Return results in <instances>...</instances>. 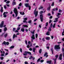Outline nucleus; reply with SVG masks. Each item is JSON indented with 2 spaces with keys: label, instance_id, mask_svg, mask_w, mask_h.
Wrapping results in <instances>:
<instances>
[{
  "label": "nucleus",
  "instance_id": "1",
  "mask_svg": "<svg viewBox=\"0 0 64 64\" xmlns=\"http://www.w3.org/2000/svg\"><path fill=\"white\" fill-rule=\"evenodd\" d=\"M43 13V11H41L40 12V18L41 22H42L43 20V14H42Z\"/></svg>",
  "mask_w": 64,
  "mask_h": 64
},
{
  "label": "nucleus",
  "instance_id": "2",
  "mask_svg": "<svg viewBox=\"0 0 64 64\" xmlns=\"http://www.w3.org/2000/svg\"><path fill=\"white\" fill-rule=\"evenodd\" d=\"M14 12L16 14V17L18 15V12L17 11V10L16 8H14Z\"/></svg>",
  "mask_w": 64,
  "mask_h": 64
},
{
  "label": "nucleus",
  "instance_id": "3",
  "mask_svg": "<svg viewBox=\"0 0 64 64\" xmlns=\"http://www.w3.org/2000/svg\"><path fill=\"white\" fill-rule=\"evenodd\" d=\"M28 54H31V53L30 52H25L24 53V56H26Z\"/></svg>",
  "mask_w": 64,
  "mask_h": 64
},
{
  "label": "nucleus",
  "instance_id": "4",
  "mask_svg": "<svg viewBox=\"0 0 64 64\" xmlns=\"http://www.w3.org/2000/svg\"><path fill=\"white\" fill-rule=\"evenodd\" d=\"M60 45H58V46H54L55 49H60Z\"/></svg>",
  "mask_w": 64,
  "mask_h": 64
},
{
  "label": "nucleus",
  "instance_id": "5",
  "mask_svg": "<svg viewBox=\"0 0 64 64\" xmlns=\"http://www.w3.org/2000/svg\"><path fill=\"white\" fill-rule=\"evenodd\" d=\"M36 8L35 9L34 11V14H35V16L37 17V16L38 15V11L36 12Z\"/></svg>",
  "mask_w": 64,
  "mask_h": 64
},
{
  "label": "nucleus",
  "instance_id": "6",
  "mask_svg": "<svg viewBox=\"0 0 64 64\" xmlns=\"http://www.w3.org/2000/svg\"><path fill=\"white\" fill-rule=\"evenodd\" d=\"M25 6L26 7H28L29 8V10L31 9V6H29L28 4H25Z\"/></svg>",
  "mask_w": 64,
  "mask_h": 64
},
{
  "label": "nucleus",
  "instance_id": "7",
  "mask_svg": "<svg viewBox=\"0 0 64 64\" xmlns=\"http://www.w3.org/2000/svg\"><path fill=\"white\" fill-rule=\"evenodd\" d=\"M24 20L23 21V22L24 23H28V22L26 21V20H27V18H24Z\"/></svg>",
  "mask_w": 64,
  "mask_h": 64
},
{
  "label": "nucleus",
  "instance_id": "8",
  "mask_svg": "<svg viewBox=\"0 0 64 64\" xmlns=\"http://www.w3.org/2000/svg\"><path fill=\"white\" fill-rule=\"evenodd\" d=\"M3 25H4V22L2 21V22L0 24V28H2L3 27Z\"/></svg>",
  "mask_w": 64,
  "mask_h": 64
},
{
  "label": "nucleus",
  "instance_id": "9",
  "mask_svg": "<svg viewBox=\"0 0 64 64\" xmlns=\"http://www.w3.org/2000/svg\"><path fill=\"white\" fill-rule=\"evenodd\" d=\"M60 18V16H58V18H56L55 19V20L54 21V22H58V18Z\"/></svg>",
  "mask_w": 64,
  "mask_h": 64
},
{
  "label": "nucleus",
  "instance_id": "10",
  "mask_svg": "<svg viewBox=\"0 0 64 64\" xmlns=\"http://www.w3.org/2000/svg\"><path fill=\"white\" fill-rule=\"evenodd\" d=\"M46 35H50V33L49 31H48L46 32Z\"/></svg>",
  "mask_w": 64,
  "mask_h": 64
},
{
  "label": "nucleus",
  "instance_id": "11",
  "mask_svg": "<svg viewBox=\"0 0 64 64\" xmlns=\"http://www.w3.org/2000/svg\"><path fill=\"white\" fill-rule=\"evenodd\" d=\"M62 54H60V56L59 57V59L60 60H61L62 59Z\"/></svg>",
  "mask_w": 64,
  "mask_h": 64
},
{
  "label": "nucleus",
  "instance_id": "12",
  "mask_svg": "<svg viewBox=\"0 0 64 64\" xmlns=\"http://www.w3.org/2000/svg\"><path fill=\"white\" fill-rule=\"evenodd\" d=\"M17 35H16L15 36V34H14L13 36V38L14 39L15 38V37H16V38H17Z\"/></svg>",
  "mask_w": 64,
  "mask_h": 64
},
{
  "label": "nucleus",
  "instance_id": "13",
  "mask_svg": "<svg viewBox=\"0 0 64 64\" xmlns=\"http://www.w3.org/2000/svg\"><path fill=\"white\" fill-rule=\"evenodd\" d=\"M31 38L32 39H35V36L34 34H32V35Z\"/></svg>",
  "mask_w": 64,
  "mask_h": 64
},
{
  "label": "nucleus",
  "instance_id": "14",
  "mask_svg": "<svg viewBox=\"0 0 64 64\" xmlns=\"http://www.w3.org/2000/svg\"><path fill=\"white\" fill-rule=\"evenodd\" d=\"M0 11L1 12H3V7H1V9L0 10Z\"/></svg>",
  "mask_w": 64,
  "mask_h": 64
},
{
  "label": "nucleus",
  "instance_id": "15",
  "mask_svg": "<svg viewBox=\"0 0 64 64\" xmlns=\"http://www.w3.org/2000/svg\"><path fill=\"white\" fill-rule=\"evenodd\" d=\"M51 62H52L51 60L48 61L47 62V63H49V64H51Z\"/></svg>",
  "mask_w": 64,
  "mask_h": 64
},
{
  "label": "nucleus",
  "instance_id": "16",
  "mask_svg": "<svg viewBox=\"0 0 64 64\" xmlns=\"http://www.w3.org/2000/svg\"><path fill=\"white\" fill-rule=\"evenodd\" d=\"M21 32H24V29L23 28H22L20 30Z\"/></svg>",
  "mask_w": 64,
  "mask_h": 64
},
{
  "label": "nucleus",
  "instance_id": "17",
  "mask_svg": "<svg viewBox=\"0 0 64 64\" xmlns=\"http://www.w3.org/2000/svg\"><path fill=\"white\" fill-rule=\"evenodd\" d=\"M61 15V13L58 12V15H57V17H58L59 16H60V15Z\"/></svg>",
  "mask_w": 64,
  "mask_h": 64
},
{
  "label": "nucleus",
  "instance_id": "18",
  "mask_svg": "<svg viewBox=\"0 0 64 64\" xmlns=\"http://www.w3.org/2000/svg\"><path fill=\"white\" fill-rule=\"evenodd\" d=\"M53 60H54V64H55L56 63V60H57L56 58L54 59L53 58Z\"/></svg>",
  "mask_w": 64,
  "mask_h": 64
},
{
  "label": "nucleus",
  "instance_id": "19",
  "mask_svg": "<svg viewBox=\"0 0 64 64\" xmlns=\"http://www.w3.org/2000/svg\"><path fill=\"white\" fill-rule=\"evenodd\" d=\"M39 52V53H40V54H41V52H42V49L41 48L40 49Z\"/></svg>",
  "mask_w": 64,
  "mask_h": 64
},
{
  "label": "nucleus",
  "instance_id": "20",
  "mask_svg": "<svg viewBox=\"0 0 64 64\" xmlns=\"http://www.w3.org/2000/svg\"><path fill=\"white\" fill-rule=\"evenodd\" d=\"M46 40H50V37H46Z\"/></svg>",
  "mask_w": 64,
  "mask_h": 64
},
{
  "label": "nucleus",
  "instance_id": "21",
  "mask_svg": "<svg viewBox=\"0 0 64 64\" xmlns=\"http://www.w3.org/2000/svg\"><path fill=\"white\" fill-rule=\"evenodd\" d=\"M35 30H34L33 31H32L31 32V33L32 34H34V32H35Z\"/></svg>",
  "mask_w": 64,
  "mask_h": 64
},
{
  "label": "nucleus",
  "instance_id": "22",
  "mask_svg": "<svg viewBox=\"0 0 64 64\" xmlns=\"http://www.w3.org/2000/svg\"><path fill=\"white\" fill-rule=\"evenodd\" d=\"M43 8V7L42 6H40L38 8L39 10H40L41 9H42Z\"/></svg>",
  "mask_w": 64,
  "mask_h": 64
},
{
  "label": "nucleus",
  "instance_id": "23",
  "mask_svg": "<svg viewBox=\"0 0 64 64\" xmlns=\"http://www.w3.org/2000/svg\"><path fill=\"white\" fill-rule=\"evenodd\" d=\"M20 14H21V15H24V12H20Z\"/></svg>",
  "mask_w": 64,
  "mask_h": 64
},
{
  "label": "nucleus",
  "instance_id": "24",
  "mask_svg": "<svg viewBox=\"0 0 64 64\" xmlns=\"http://www.w3.org/2000/svg\"><path fill=\"white\" fill-rule=\"evenodd\" d=\"M7 30V28L5 27L4 28V31H6Z\"/></svg>",
  "mask_w": 64,
  "mask_h": 64
},
{
  "label": "nucleus",
  "instance_id": "25",
  "mask_svg": "<svg viewBox=\"0 0 64 64\" xmlns=\"http://www.w3.org/2000/svg\"><path fill=\"white\" fill-rule=\"evenodd\" d=\"M35 50H36V49H35V48H33V51L34 52H35Z\"/></svg>",
  "mask_w": 64,
  "mask_h": 64
},
{
  "label": "nucleus",
  "instance_id": "26",
  "mask_svg": "<svg viewBox=\"0 0 64 64\" xmlns=\"http://www.w3.org/2000/svg\"><path fill=\"white\" fill-rule=\"evenodd\" d=\"M14 46H12L11 47H10V49H12V48H14Z\"/></svg>",
  "mask_w": 64,
  "mask_h": 64
},
{
  "label": "nucleus",
  "instance_id": "27",
  "mask_svg": "<svg viewBox=\"0 0 64 64\" xmlns=\"http://www.w3.org/2000/svg\"><path fill=\"white\" fill-rule=\"evenodd\" d=\"M51 8V6H50L49 7H48V10H49V11L50 10V8Z\"/></svg>",
  "mask_w": 64,
  "mask_h": 64
},
{
  "label": "nucleus",
  "instance_id": "28",
  "mask_svg": "<svg viewBox=\"0 0 64 64\" xmlns=\"http://www.w3.org/2000/svg\"><path fill=\"white\" fill-rule=\"evenodd\" d=\"M23 27H28V26H27V25H24L23 26Z\"/></svg>",
  "mask_w": 64,
  "mask_h": 64
},
{
  "label": "nucleus",
  "instance_id": "29",
  "mask_svg": "<svg viewBox=\"0 0 64 64\" xmlns=\"http://www.w3.org/2000/svg\"><path fill=\"white\" fill-rule=\"evenodd\" d=\"M62 36H64V29L63 30V32L62 33Z\"/></svg>",
  "mask_w": 64,
  "mask_h": 64
},
{
  "label": "nucleus",
  "instance_id": "30",
  "mask_svg": "<svg viewBox=\"0 0 64 64\" xmlns=\"http://www.w3.org/2000/svg\"><path fill=\"white\" fill-rule=\"evenodd\" d=\"M31 22H32V20H30L28 21V23H31Z\"/></svg>",
  "mask_w": 64,
  "mask_h": 64
},
{
  "label": "nucleus",
  "instance_id": "31",
  "mask_svg": "<svg viewBox=\"0 0 64 64\" xmlns=\"http://www.w3.org/2000/svg\"><path fill=\"white\" fill-rule=\"evenodd\" d=\"M48 54V53H47V52H46L44 55V57H45V56H46V55H47Z\"/></svg>",
  "mask_w": 64,
  "mask_h": 64
},
{
  "label": "nucleus",
  "instance_id": "32",
  "mask_svg": "<svg viewBox=\"0 0 64 64\" xmlns=\"http://www.w3.org/2000/svg\"><path fill=\"white\" fill-rule=\"evenodd\" d=\"M2 44H4L5 45H6V42L4 41L2 43Z\"/></svg>",
  "mask_w": 64,
  "mask_h": 64
},
{
  "label": "nucleus",
  "instance_id": "33",
  "mask_svg": "<svg viewBox=\"0 0 64 64\" xmlns=\"http://www.w3.org/2000/svg\"><path fill=\"white\" fill-rule=\"evenodd\" d=\"M7 36V34H5L4 35V37L5 38H6Z\"/></svg>",
  "mask_w": 64,
  "mask_h": 64
},
{
  "label": "nucleus",
  "instance_id": "34",
  "mask_svg": "<svg viewBox=\"0 0 64 64\" xmlns=\"http://www.w3.org/2000/svg\"><path fill=\"white\" fill-rule=\"evenodd\" d=\"M48 30V31H51V28L50 27L49 28Z\"/></svg>",
  "mask_w": 64,
  "mask_h": 64
},
{
  "label": "nucleus",
  "instance_id": "35",
  "mask_svg": "<svg viewBox=\"0 0 64 64\" xmlns=\"http://www.w3.org/2000/svg\"><path fill=\"white\" fill-rule=\"evenodd\" d=\"M6 3L7 4H9L10 3V1H8L6 2Z\"/></svg>",
  "mask_w": 64,
  "mask_h": 64
},
{
  "label": "nucleus",
  "instance_id": "36",
  "mask_svg": "<svg viewBox=\"0 0 64 64\" xmlns=\"http://www.w3.org/2000/svg\"><path fill=\"white\" fill-rule=\"evenodd\" d=\"M46 26H48V22H46Z\"/></svg>",
  "mask_w": 64,
  "mask_h": 64
},
{
  "label": "nucleus",
  "instance_id": "37",
  "mask_svg": "<svg viewBox=\"0 0 64 64\" xmlns=\"http://www.w3.org/2000/svg\"><path fill=\"white\" fill-rule=\"evenodd\" d=\"M38 36V34H36V38H37Z\"/></svg>",
  "mask_w": 64,
  "mask_h": 64
},
{
  "label": "nucleus",
  "instance_id": "38",
  "mask_svg": "<svg viewBox=\"0 0 64 64\" xmlns=\"http://www.w3.org/2000/svg\"><path fill=\"white\" fill-rule=\"evenodd\" d=\"M54 3L53 2L52 4V6H54Z\"/></svg>",
  "mask_w": 64,
  "mask_h": 64
},
{
  "label": "nucleus",
  "instance_id": "39",
  "mask_svg": "<svg viewBox=\"0 0 64 64\" xmlns=\"http://www.w3.org/2000/svg\"><path fill=\"white\" fill-rule=\"evenodd\" d=\"M58 55H56L55 56V57H56V59L58 58Z\"/></svg>",
  "mask_w": 64,
  "mask_h": 64
},
{
  "label": "nucleus",
  "instance_id": "40",
  "mask_svg": "<svg viewBox=\"0 0 64 64\" xmlns=\"http://www.w3.org/2000/svg\"><path fill=\"white\" fill-rule=\"evenodd\" d=\"M32 58H33V57H32V56H31L29 58V59L30 60H31V59H32Z\"/></svg>",
  "mask_w": 64,
  "mask_h": 64
},
{
  "label": "nucleus",
  "instance_id": "41",
  "mask_svg": "<svg viewBox=\"0 0 64 64\" xmlns=\"http://www.w3.org/2000/svg\"><path fill=\"white\" fill-rule=\"evenodd\" d=\"M9 43L8 42H6V44L7 45H9Z\"/></svg>",
  "mask_w": 64,
  "mask_h": 64
},
{
  "label": "nucleus",
  "instance_id": "42",
  "mask_svg": "<svg viewBox=\"0 0 64 64\" xmlns=\"http://www.w3.org/2000/svg\"><path fill=\"white\" fill-rule=\"evenodd\" d=\"M24 63L25 64H28V62H25Z\"/></svg>",
  "mask_w": 64,
  "mask_h": 64
},
{
  "label": "nucleus",
  "instance_id": "43",
  "mask_svg": "<svg viewBox=\"0 0 64 64\" xmlns=\"http://www.w3.org/2000/svg\"><path fill=\"white\" fill-rule=\"evenodd\" d=\"M12 4H13L14 5H15V4H16V2H12Z\"/></svg>",
  "mask_w": 64,
  "mask_h": 64
},
{
  "label": "nucleus",
  "instance_id": "44",
  "mask_svg": "<svg viewBox=\"0 0 64 64\" xmlns=\"http://www.w3.org/2000/svg\"><path fill=\"white\" fill-rule=\"evenodd\" d=\"M44 62V60H41L40 62L41 63H42V62Z\"/></svg>",
  "mask_w": 64,
  "mask_h": 64
},
{
  "label": "nucleus",
  "instance_id": "45",
  "mask_svg": "<svg viewBox=\"0 0 64 64\" xmlns=\"http://www.w3.org/2000/svg\"><path fill=\"white\" fill-rule=\"evenodd\" d=\"M40 58H39L38 60L37 61V62H39V61H40Z\"/></svg>",
  "mask_w": 64,
  "mask_h": 64
},
{
  "label": "nucleus",
  "instance_id": "46",
  "mask_svg": "<svg viewBox=\"0 0 64 64\" xmlns=\"http://www.w3.org/2000/svg\"><path fill=\"white\" fill-rule=\"evenodd\" d=\"M55 25H56V24H55V23L54 24V25H53V28H55Z\"/></svg>",
  "mask_w": 64,
  "mask_h": 64
},
{
  "label": "nucleus",
  "instance_id": "47",
  "mask_svg": "<svg viewBox=\"0 0 64 64\" xmlns=\"http://www.w3.org/2000/svg\"><path fill=\"white\" fill-rule=\"evenodd\" d=\"M20 29V27H18V28L17 29V30H19Z\"/></svg>",
  "mask_w": 64,
  "mask_h": 64
},
{
  "label": "nucleus",
  "instance_id": "48",
  "mask_svg": "<svg viewBox=\"0 0 64 64\" xmlns=\"http://www.w3.org/2000/svg\"><path fill=\"white\" fill-rule=\"evenodd\" d=\"M58 12H62V10H61L60 9H59Z\"/></svg>",
  "mask_w": 64,
  "mask_h": 64
},
{
  "label": "nucleus",
  "instance_id": "49",
  "mask_svg": "<svg viewBox=\"0 0 64 64\" xmlns=\"http://www.w3.org/2000/svg\"><path fill=\"white\" fill-rule=\"evenodd\" d=\"M30 46H29V45H28L27 46V48H30Z\"/></svg>",
  "mask_w": 64,
  "mask_h": 64
},
{
  "label": "nucleus",
  "instance_id": "50",
  "mask_svg": "<svg viewBox=\"0 0 64 64\" xmlns=\"http://www.w3.org/2000/svg\"><path fill=\"white\" fill-rule=\"evenodd\" d=\"M50 26L51 27H53V24L52 23L50 24Z\"/></svg>",
  "mask_w": 64,
  "mask_h": 64
},
{
  "label": "nucleus",
  "instance_id": "51",
  "mask_svg": "<svg viewBox=\"0 0 64 64\" xmlns=\"http://www.w3.org/2000/svg\"><path fill=\"white\" fill-rule=\"evenodd\" d=\"M4 58H3V57H1L0 58V59L1 60H3V59Z\"/></svg>",
  "mask_w": 64,
  "mask_h": 64
},
{
  "label": "nucleus",
  "instance_id": "52",
  "mask_svg": "<svg viewBox=\"0 0 64 64\" xmlns=\"http://www.w3.org/2000/svg\"><path fill=\"white\" fill-rule=\"evenodd\" d=\"M4 17H7V15L6 14L4 15Z\"/></svg>",
  "mask_w": 64,
  "mask_h": 64
},
{
  "label": "nucleus",
  "instance_id": "53",
  "mask_svg": "<svg viewBox=\"0 0 64 64\" xmlns=\"http://www.w3.org/2000/svg\"><path fill=\"white\" fill-rule=\"evenodd\" d=\"M52 22V21H51V20H50L49 22V23L50 24Z\"/></svg>",
  "mask_w": 64,
  "mask_h": 64
},
{
  "label": "nucleus",
  "instance_id": "54",
  "mask_svg": "<svg viewBox=\"0 0 64 64\" xmlns=\"http://www.w3.org/2000/svg\"><path fill=\"white\" fill-rule=\"evenodd\" d=\"M29 50L30 51H32V48H30Z\"/></svg>",
  "mask_w": 64,
  "mask_h": 64
},
{
  "label": "nucleus",
  "instance_id": "55",
  "mask_svg": "<svg viewBox=\"0 0 64 64\" xmlns=\"http://www.w3.org/2000/svg\"><path fill=\"white\" fill-rule=\"evenodd\" d=\"M42 40L43 41H45V39L44 38H43L42 39Z\"/></svg>",
  "mask_w": 64,
  "mask_h": 64
},
{
  "label": "nucleus",
  "instance_id": "56",
  "mask_svg": "<svg viewBox=\"0 0 64 64\" xmlns=\"http://www.w3.org/2000/svg\"><path fill=\"white\" fill-rule=\"evenodd\" d=\"M30 43H31V42H30V41H29L28 42V44H30Z\"/></svg>",
  "mask_w": 64,
  "mask_h": 64
},
{
  "label": "nucleus",
  "instance_id": "57",
  "mask_svg": "<svg viewBox=\"0 0 64 64\" xmlns=\"http://www.w3.org/2000/svg\"><path fill=\"white\" fill-rule=\"evenodd\" d=\"M21 5H22V3H20V4H19V5L20 6H21Z\"/></svg>",
  "mask_w": 64,
  "mask_h": 64
},
{
  "label": "nucleus",
  "instance_id": "58",
  "mask_svg": "<svg viewBox=\"0 0 64 64\" xmlns=\"http://www.w3.org/2000/svg\"><path fill=\"white\" fill-rule=\"evenodd\" d=\"M4 8L5 9H6V8H6V6L5 5L4 6Z\"/></svg>",
  "mask_w": 64,
  "mask_h": 64
},
{
  "label": "nucleus",
  "instance_id": "59",
  "mask_svg": "<svg viewBox=\"0 0 64 64\" xmlns=\"http://www.w3.org/2000/svg\"><path fill=\"white\" fill-rule=\"evenodd\" d=\"M51 37L52 39H53V38H54V37H53V36H51Z\"/></svg>",
  "mask_w": 64,
  "mask_h": 64
},
{
  "label": "nucleus",
  "instance_id": "60",
  "mask_svg": "<svg viewBox=\"0 0 64 64\" xmlns=\"http://www.w3.org/2000/svg\"><path fill=\"white\" fill-rule=\"evenodd\" d=\"M25 43H26V45H27V41L26 40L25 41Z\"/></svg>",
  "mask_w": 64,
  "mask_h": 64
},
{
  "label": "nucleus",
  "instance_id": "61",
  "mask_svg": "<svg viewBox=\"0 0 64 64\" xmlns=\"http://www.w3.org/2000/svg\"><path fill=\"white\" fill-rule=\"evenodd\" d=\"M15 30V28H13V31H14Z\"/></svg>",
  "mask_w": 64,
  "mask_h": 64
},
{
  "label": "nucleus",
  "instance_id": "62",
  "mask_svg": "<svg viewBox=\"0 0 64 64\" xmlns=\"http://www.w3.org/2000/svg\"><path fill=\"white\" fill-rule=\"evenodd\" d=\"M62 52H64V48H62Z\"/></svg>",
  "mask_w": 64,
  "mask_h": 64
},
{
  "label": "nucleus",
  "instance_id": "63",
  "mask_svg": "<svg viewBox=\"0 0 64 64\" xmlns=\"http://www.w3.org/2000/svg\"><path fill=\"white\" fill-rule=\"evenodd\" d=\"M22 49L20 48V51L21 52V53H22Z\"/></svg>",
  "mask_w": 64,
  "mask_h": 64
},
{
  "label": "nucleus",
  "instance_id": "64",
  "mask_svg": "<svg viewBox=\"0 0 64 64\" xmlns=\"http://www.w3.org/2000/svg\"><path fill=\"white\" fill-rule=\"evenodd\" d=\"M18 32V31L17 30H16L15 32Z\"/></svg>",
  "mask_w": 64,
  "mask_h": 64
}]
</instances>
